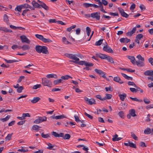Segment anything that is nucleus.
<instances>
[{"instance_id":"nucleus-1","label":"nucleus","mask_w":153,"mask_h":153,"mask_svg":"<svg viewBox=\"0 0 153 153\" xmlns=\"http://www.w3.org/2000/svg\"><path fill=\"white\" fill-rule=\"evenodd\" d=\"M31 4L33 7H34L40 8L42 7L46 10H49V7L43 2L39 0H37V2H36L35 0H33Z\"/></svg>"},{"instance_id":"nucleus-2","label":"nucleus","mask_w":153,"mask_h":153,"mask_svg":"<svg viewBox=\"0 0 153 153\" xmlns=\"http://www.w3.org/2000/svg\"><path fill=\"white\" fill-rule=\"evenodd\" d=\"M42 84L44 86H47L49 87H51L52 85V83L51 81L47 79L46 78H44L42 79Z\"/></svg>"},{"instance_id":"nucleus-3","label":"nucleus","mask_w":153,"mask_h":153,"mask_svg":"<svg viewBox=\"0 0 153 153\" xmlns=\"http://www.w3.org/2000/svg\"><path fill=\"white\" fill-rule=\"evenodd\" d=\"M76 55L70 53H65V56L69 58L72 60H74V61H78L79 60V58L76 56Z\"/></svg>"},{"instance_id":"nucleus-4","label":"nucleus","mask_w":153,"mask_h":153,"mask_svg":"<svg viewBox=\"0 0 153 153\" xmlns=\"http://www.w3.org/2000/svg\"><path fill=\"white\" fill-rule=\"evenodd\" d=\"M94 71L97 74H99L100 76L104 78H106V76L105 75V73L102 71L98 69H95L94 70Z\"/></svg>"},{"instance_id":"nucleus-5","label":"nucleus","mask_w":153,"mask_h":153,"mask_svg":"<svg viewBox=\"0 0 153 153\" xmlns=\"http://www.w3.org/2000/svg\"><path fill=\"white\" fill-rule=\"evenodd\" d=\"M84 99L85 102H88L87 103L89 105H92L96 104L95 101L94 99L91 98L89 99L87 97H84Z\"/></svg>"},{"instance_id":"nucleus-6","label":"nucleus","mask_w":153,"mask_h":153,"mask_svg":"<svg viewBox=\"0 0 153 153\" xmlns=\"http://www.w3.org/2000/svg\"><path fill=\"white\" fill-rule=\"evenodd\" d=\"M100 12H94L91 14L92 18L94 19H95L98 20H99L100 19Z\"/></svg>"},{"instance_id":"nucleus-7","label":"nucleus","mask_w":153,"mask_h":153,"mask_svg":"<svg viewBox=\"0 0 153 153\" xmlns=\"http://www.w3.org/2000/svg\"><path fill=\"white\" fill-rule=\"evenodd\" d=\"M42 53L48 54L49 53L47 47L45 46H42L41 47V49L40 51V53Z\"/></svg>"},{"instance_id":"nucleus-8","label":"nucleus","mask_w":153,"mask_h":153,"mask_svg":"<svg viewBox=\"0 0 153 153\" xmlns=\"http://www.w3.org/2000/svg\"><path fill=\"white\" fill-rule=\"evenodd\" d=\"M22 42V43H25L27 44H30V40L25 35H22L20 36Z\"/></svg>"},{"instance_id":"nucleus-9","label":"nucleus","mask_w":153,"mask_h":153,"mask_svg":"<svg viewBox=\"0 0 153 153\" xmlns=\"http://www.w3.org/2000/svg\"><path fill=\"white\" fill-rule=\"evenodd\" d=\"M106 45H105L103 47V50L104 51H106L108 53H113L114 51L109 46H107V43L106 42Z\"/></svg>"},{"instance_id":"nucleus-10","label":"nucleus","mask_w":153,"mask_h":153,"mask_svg":"<svg viewBox=\"0 0 153 153\" xmlns=\"http://www.w3.org/2000/svg\"><path fill=\"white\" fill-rule=\"evenodd\" d=\"M79 60L78 61H74V60H70L69 61L71 62H72L73 63H74L75 64H77L79 65H85V61H79Z\"/></svg>"},{"instance_id":"nucleus-11","label":"nucleus","mask_w":153,"mask_h":153,"mask_svg":"<svg viewBox=\"0 0 153 153\" xmlns=\"http://www.w3.org/2000/svg\"><path fill=\"white\" fill-rule=\"evenodd\" d=\"M96 56L97 57H100L102 59H105L106 57L107 56V55L101 53H96Z\"/></svg>"},{"instance_id":"nucleus-12","label":"nucleus","mask_w":153,"mask_h":153,"mask_svg":"<svg viewBox=\"0 0 153 153\" xmlns=\"http://www.w3.org/2000/svg\"><path fill=\"white\" fill-rule=\"evenodd\" d=\"M136 28L135 27H134L132 30L130 31H128L126 33V34L127 36H132V34L135 32Z\"/></svg>"},{"instance_id":"nucleus-13","label":"nucleus","mask_w":153,"mask_h":153,"mask_svg":"<svg viewBox=\"0 0 153 153\" xmlns=\"http://www.w3.org/2000/svg\"><path fill=\"white\" fill-rule=\"evenodd\" d=\"M144 74L146 76H153V71H146L144 72Z\"/></svg>"},{"instance_id":"nucleus-14","label":"nucleus","mask_w":153,"mask_h":153,"mask_svg":"<svg viewBox=\"0 0 153 153\" xmlns=\"http://www.w3.org/2000/svg\"><path fill=\"white\" fill-rule=\"evenodd\" d=\"M130 39L127 38H123L120 39V41L121 43H128L130 41Z\"/></svg>"},{"instance_id":"nucleus-15","label":"nucleus","mask_w":153,"mask_h":153,"mask_svg":"<svg viewBox=\"0 0 153 153\" xmlns=\"http://www.w3.org/2000/svg\"><path fill=\"white\" fill-rule=\"evenodd\" d=\"M0 30L3 31L6 33H11L12 32V31L11 30L8 29L7 28L0 26Z\"/></svg>"},{"instance_id":"nucleus-16","label":"nucleus","mask_w":153,"mask_h":153,"mask_svg":"<svg viewBox=\"0 0 153 153\" xmlns=\"http://www.w3.org/2000/svg\"><path fill=\"white\" fill-rule=\"evenodd\" d=\"M127 57L130 60V61L133 65H134L135 64V59L134 56H127Z\"/></svg>"},{"instance_id":"nucleus-17","label":"nucleus","mask_w":153,"mask_h":153,"mask_svg":"<svg viewBox=\"0 0 153 153\" xmlns=\"http://www.w3.org/2000/svg\"><path fill=\"white\" fill-rule=\"evenodd\" d=\"M114 80L116 82L119 83L120 84H122L124 82L121 80L120 78L118 76L115 77L114 78Z\"/></svg>"},{"instance_id":"nucleus-18","label":"nucleus","mask_w":153,"mask_h":153,"mask_svg":"<svg viewBox=\"0 0 153 153\" xmlns=\"http://www.w3.org/2000/svg\"><path fill=\"white\" fill-rule=\"evenodd\" d=\"M143 61H137L135 62L137 65L139 67H143L144 66V63Z\"/></svg>"},{"instance_id":"nucleus-19","label":"nucleus","mask_w":153,"mask_h":153,"mask_svg":"<svg viewBox=\"0 0 153 153\" xmlns=\"http://www.w3.org/2000/svg\"><path fill=\"white\" fill-rule=\"evenodd\" d=\"M4 60L7 63H12L19 62V61L15 59L7 60L4 58Z\"/></svg>"},{"instance_id":"nucleus-20","label":"nucleus","mask_w":153,"mask_h":153,"mask_svg":"<svg viewBox=\"0 0 153 153\" xmlns=\"http://www.w3.org/2000/svg\"><path fill=\"white\" fill-rule=\"evenodd\" d=\"M40 100V98L39 97H34L33 98V100H31V102L33 103H35L38 102Z\"/></svg>"},{"instance_id":"nucleus-21","label":"nucleus","mask_w":153,"mask_h":153,"mask_svg":"<svg viewBox=\"0 0 153 153\" xmlns=\"http://www.w3.org/2000/svg\"><path fill=\"white\" fill-rule=\"evenodd\" d=\"M105 59H107L108 62L111 63H114L113 58L107 55V56L106 57Z\"/></svg>"},{"instance_id":"nucleus-22","label":"nucleus","mask_w":153,"mask_h":153,"mask_svg":"<svg viewBox=\"0 0 153 153\" xmlns=\"http://www.w3.org/2000/svg\"><path fill=\"white\" fill-rule=\"evenodd\" d=\"M61 78L62 79H62L67 80L69 78L72 79V77L70 76L66 75L64 76H62L61 77Z\"/></svg>"},{"instance_id":"nucleus-23","label":"nucleus","mask_w":153,"mask_h":153,"mask_svg":"<svg viewBox=\"0 0 153 153\" xmlns=\"http://www.w3.org/2000/svg\"><path fill=\"white\" fill-rule=\"evenodd\" d=\"M119 97L121 100L123 101L125 99V97H126V94L125 93H124L122 94H119Z\"/></svg>"},{"instance_id":"nucleus-24","label":"nucleus","mask_w":153,"mask_h":153,"mask_svg":"<svg viewBox=\"0 0 153 153\" xmlns=\"http://www.w3.org/2000/svg\"><path fill=\"white\" fill-rule=\"evenodd\" d=\"M10 117V115H8L4 118H0V120L2 121V122H4L8 120Z\"/></svg>"},{"instance_id":"nucleus-25","label":"nucleus","mask_w":153,"mask_h":153,"mask_svg":"<svg viewBox=\"0 0 153 153\" xmlns=\"http://www.w3.org/2000/svg\"><path fill=\"white\" fill-rule=\"evenodd\" d=\"M21 48L23 51H25L27 50H29L30 48V47L29 45H23L21 47Z\"/></svg>"},{"instance_id":"nucleus-26","label":"nucleus","mask_w":153,"mask_h":153,"mask_svg":"<svg viewBox=\"0 0 153 153\" xmlns=\"http://www.w3.org/2000/svg\"><path fill=\"white\" fill-rule=\"evenodd\" d=\"M129 114L132 117H135L136 116L135 114V111L134 109H132L130 111Z\"/></svg>"},{"instance_id":"nucleus-27","label":"nucleus","mask_w":153,"mask_h":153,"mask_svg":"<svg viewBox=\"0 0 153 153\" xmlns=\"http://www.w3.org/2000/svg\"><path fill=\"white\" fill-rule=\"evenodd\" d=\"M46 76L48 78H57V75L55 74H48Z\"/></svg>"},{"instance_id":"nucleus-28","label":"nucleus","mask_w":153,"mask_h":153,"mask_svg":"<svg viewBox=\"0 0 153 153\" xmlns=\"http://www.w3.org/2000/svg\"><path fill=\"white\" fill-rule=\"evenodd\" d=\"M144 133L146 134H149L151 133V129L150 128H147L145 130Z\"/></svg>"},{"instance_id":"nucleus-29","label":"nucleus","mask_w":153,"mask_h":153,"mask_svg":"<svg viewBox=\"0 0 153 153\" xmlns=\"http://www.w3.org/2000/svg\"><path fill=\"white\" fill-rule=\"evenodd\" d=\"M35 36L37 38L39 39L42 41H43L44 38L43 36L38 34H36Z\"/></svg>"},{"instance_id":"nucleus-30","label":"nucleus","mask_w":153,"mask_h":153,"mask_svg":"<svg viewBox=\"0 0 153 153\" xmlns=\"http://www.w3.org/2000/svg\"><path fill=\"white\" fill-rule=\"evenodd\" d=\"M41 46L39 45H36L35 47V50L36 51L39 53H40V51L41 49Z\"/></svg>"},{"instance_id":"nucleus-31","label":"nucleus","mask_w":153,"mask_h":153,"mask_svg":"<svg viewBox=\"0 0 153 153\" xmlns=\"http://www.w3.org/2000/svg\"><path fill=\"white\" fill-rule=\"evenodd\" d=\"M38 118L40 120V123L46 121L47 118V117L45 116L39 117Z\"/></svg>"},{"instance_id":"nucleus-32","label":"nucleus","mask_w":153,"mask_h":153,"mask_svg":"<svg viewBox=\"0 0 153 153\" xmlns=\"http://www.w3.org/2000/svg\"><path fill=\"white\" fill-rule=\"evenodd\" d=\"M112 95L111 94H106V96L104 97V99H105V100H109L111 98Z\"/></svg>"},{"instance_id":"nucleus-33","label":"nucleus","mask_w":153,"mask_h":153,"mask_svg":"<svg viewBox=\"0 0 153 153\" xmlns=\"http://www.w3.org/2000/svg\"><path fill=\"white\" fill-rule=\"evenodd\" d=\"M40 128L41 127L38 125H34L32 126V128L33 130L38 131L39 130V128Z\"/></svg>"},{"instance_id":"nucleus-34","label":"nucleus","mask_w":153,"mask_h":153,"mask_svg":"<svg viewBox=\"0 0 153 153\" xmlns=\"http://www.w3.org/2000/svg\"><path fill=\"white\" fill-rule=\"evenodd\" d=\"M42 42L45 43H51L52 42V41L49 39H46L44 38Z\"/></svg>"},{"instance_id":"nucleus-35","label":"nucleus","mask_w":153,"mask_h":153,"mask_svg":"<svg viewBox=\"0 0 153 153\" xmlns=\"http://www.w3.org/2000/svg\"><path fill=\"white\" fill-rule=\"evenodd\" d=\"M92 4L84 3L83 4V6L85 8H88L90 7H92Z\"/></svg>"},{"instance_id":"nucleus-36","label":"nucleus","mask_w":153,"mask_h":153,"mask_svg":"<svg viewBox=\"0 0 153 153\" xmlns=\"http://www.w3.org/2000/svg\"><path fill=\"white\" fill-rule=\"evenodd\" d=\"M13 134V133H12L10 134H8L5 137L6 140H9L10 139L11 137H12Z\"/></svg>"},{"instance_id":"nucleus-37","label":"nucleus","mask_w":153,"mask_h":153,"mask_svg":"<svg viewBox=\"0 0 153 153\" xmlns=\"http://www.w3.org/2000/svg\"><path fill=\"white\" fill-rule=\"evenodd\" d=\"M22 9V6L21 5L18 6L16 7L15 9V10L16 11H18L20 12H21Z\"/></svg>"},{"instance_id":"nucleus-38","label":"nucleus","mask_w":153,"mask_h":153,"mask_svg":"<svg viewBox=\"0 0 153 153\" xmlns=\"http://www.w3.org/2000/svg\"><path fill=\"white\" fill-rule=\"evenodd\" d=\"M62 81V79H61L54 81L53 83L55 85H56L58 84L59 83L61 82Z\"/></svg>"},{"instance_id":"nucleus-39","label":"nucleus","mask_w":153,"mask_h":153,"mask_svg":"<svg viewBox=\"0 0 153 153\" xmlns=\"http://www.w3.org/2000/svg\"><path fill=\"white\" fill-rule=\"evenodd\" d=\"M103 40V39H100L96 42L95 44V45L97 46L100 45L102 44Z\"/></svg>"},{"instance_id":"nucleus-40","label":"nucleus","mask_w":153,"mask_h":153,"mask_svg":"<svg viewBox=\"0 0 153 153\" xmlns=\"http://www.w3.org/2000/svg\"><path fill=\"white\" fill-rule=\"evenodd\" d=\"M85 65L86 66L91 67L93 65V64L92 63L89 62H88L85 61Z\"/></svg>"},{"instance_id":"nucleus-41","label":"nucleus","mask_w":153,"mask_h":153,"mask_svg":"<svg viewBox=\"0 0 153 153\" xmlns=\"http://www.w3.org/2000/svg\"><path fill=\"white\" fill-rule=\"evenodd\" d=\"M137 57L138 58V59L139 60V61H144V58L143 57H142L139 54L138 55Z\"/></svg>"},{"instance_id":"nucleus-42","label":"nucleus","mask_w":153,"mask_h":153,"mask_svg":"<svg viewBox=\"0 0 153 153\" xmlns=\"http://www.w3.org/2000/svg\"><path fill=\"white\" fill-rule=\"evenodd\" d=\"M65 116L63 115L56 116L55 117V119H60L65 118Z\"/></svg>"},{"instance_id":"nucleus-43","label":"nucleus","mask_w":153,"mask_h":153,"mask_svg":"<svg viewBox=\"0 0 153 153\" xmlns=\"http://www.w3.org/2000/svg\"><path fill=\"white\" fill-rule=\"evenodd\" d=\"M41 136L43 138H47L48 137H50L49 134H44L43 133H42Z\"/></svg>"},{"instance_id":"nucleus-44","label":"nucleus","mask_w":153,"mask_h":153,"mask_svg":"<svg viewBox=\"0 0 153 153\" xmlns=\"http://www.w3.org/2000/svg\"><path fill=\"white\" fill-rule=\"evenodd\" d=\"M130 98L132 100L137 102H143L142 100H138L137 98L134 97L133 98L132 97H130Z\"/></svg>"},{"instance_id":"nucleus-45","label":"nucleus","mask_w":153,"mask_h":153,"mask_svg":"<svg viewBox=\"0 0 153 153\" xmlns=\"http://www.w3.org/2000/svg\"><path fill=\"white\" fill-rule=\"evenodd\" d=\"M119 116L121 118H123L124 116V113L123 111H120L118 114Z\"/></svg>"},{"instance_id":"nucleus-46","label":"nucleus","mask_w":153,"mask_h":153,"mask_svg":"<svg viewBox=\"0 0 153 153\" xmlns=\"http://www.w3.org/2000/svg\"><path fill=\"white\" fill-rule=\"evenodd\" d=\"M121 16L124 17L126 18H127L128 17L129 15L128 14H127L124 11H123V12L121 13Z\"/></svg>"},{"instance_id":"nucleus-47","label":"nucleus","mask_w":153,"mask_h":153,"mask_svg":"<svg viewBox=\"0 0 153 153\" xmlns=\"http://www.w3.org/2000/svg\"><path fill=\"white\" fill-rule=\"evenodd\" d=\"M129 146L131 148H136V145L133 143L131 142L130 141H129Z\"/></svg>"},{"instance_id":"nucleus-48","label":"nucleus","mask_w":153,"mask_h":153,"mask_svg":"<svg viewBox=\"0 0 153 153\" xmlns=\"http://www.w3.org/2000/svg\"><path fill=\"white\" fill-rule=\"evenodd\" d=\"M66 2H68V4L71 5L72 4L73 5H74L75 4L74 1H69V0H65Z\"/></svg>"},{"instance_id":"nucleus-49","label":"nucleus","mask_w":153,"mask_h":153,"mask_svg":"<svg viewBox=\"0 0 153 153\" xmlns=\"http://www.w3.org/2000/svg\"><path fill=\"white\" fill-rule=\"evenodd\" d=\"M71 137L70 135L69 134H65L64 135L63 139H69Z\"/></svg>"},{"instance_id":"nucleus-50","label":"nucleus","mask_w":153,"mask_h":153,"mask_svg":"<svg viewBox=\"0 0 153 153\" xmlns=\"http://www.w3.org/2000/svg\"><path fill=\"white\" fill-rule=\"evenodd\" d=\"M76 25H73L71 26V27L67 28V31L68 32H70L71 30L72 29L75 28L76 27Z\"/></svg>"},{"instance_id":"nucleus-51","label":"nucleus","mask_w":153,"mask_h":153,"mask_svg":"<svg viewBox=\"0 0 153 153\" xmlns=\"http://www.w3.org/2000/svg\"><path fill=\"white\" fill-rule=\"evenodd\" d=\"M95 97L99 99L101 101H104L105 100V99H104V97L103 98H102L100 94L97 95L95 96Z\"/></svg>"},{"instance_id":"nucleus-52","label":"nucleus","mask_w":153,"mask_h":153,"mask_svg":"<svg viewBox=\"0 0 153 153\" xmlns=\"http://www.w3.org/2000/svg\"><path fill=\"white\" fill-rule=\"evenodd\" d=\"M131 137L135 140H138V137L136 136L135 134L133 132H131Z\"/></svg>"},{"instance_id":"nucleus-53","label":"nucleus","mask_w":153,"mask_h":153,"mask_svg":"<svg viewBox=\"0 0 153 153\" xmlns=\"http://www.w3.org/2000/svg\"><path fill=\"white\" fill-rule=\"evenodd\" d=\"M47 144L48 146V147H47V149L50 150L52 149L54 147V146L51 143H48Z\"/></svg>"},{"instance_id":"nucleus-54","label":"nucleus","mask_w":153,"mask_h":153,"mask_svg":"<svg viewBox=\"0 0 153 153\" xmlns=\"http://www.w3.org/2000/svg\"><path fill=\"white\" fill-rule=\"evenodd\" d=\"M128 84L129 85H132L134 86L135 88L137 87V86L133 82L128 81Z\"/></svg>"},{"instance_id":"nucleus-55","label":"nucleus","mask_w":153,"mask_h":153,"mask_svg":"<svg viewBox=\"0 0 153 153\" xmlns=\"http://www.w3.org/2000/svg\"><path fill=\"white\" fill-rule=\"evenodd\" d=\"M22 8H29V5L27 4H25L21 5Z\"/></svg>"},{"instance_id":"nucleus-56","label":"nucleus","mask_w":153,"mask_h":153,"mask_svg":"<svg viewBox=\"0 0 153 153\" xmlns=\"http://www.w3.org/2000/svg\"><path fill=\"white\" fill-rule=\"evenodd\" d=\"M24 89V88L22 86H19V88H18V89L17 90V91L19 93H20L22 92V90Z\"/></svg>"},{"instance_id":"nucleus-57","label":"nucleus","mask_w":153,"mask_h":153,"mask_svg":"<svg viewBox=\"0 0 153 153\" xmlns=\"http://www.w3.org/2000/svg\"><path fill=\"white\" fill-rule=\"evenodd\" d=\"M41 86L40 84H37L34 85L33 87V89H36L38 88H40Z\"/></svg>"},{"instance_id":"nucleus-58","label":"nucleus","mask_w":153,"mask_h":153,"mask_svg":"<svg viewBox=\"0 0 153 153\" xmlns=\"http://www.w3.org/2000/svg\"><path fill=\"white\" fill-rule=\"evenodd\" d=\"M139 146L143 147H146V146L144 142H140L139 144Z\"/></svg>"},{"instance_id":"nucleus-59","label":"nucleus","mask_w":153,"mask_h":153,"mask_svg":"<svg viewBox=\"0 0 153 153\" xmlns=\"http://www.w3.org/2000/svg\"><path fill=\"white\" fill-rule=\"evenodd\" d=\"M143 35L142 34H140L137 35L136 38L138 39L139 40H140L141 38H143Z\"/></svg>"},{"instance_id":"nucleus-60","label":"nucleus","mask_w":153,"mask_h":153,"mask_svg":"<svg viewBox=\"0 0 153 153\" xmlns=\"http://www.w3.org/2000/svg\"><path fill=\"white\" fill-rule=\"evenodd\" d=\"M74 117L75 119V121L76 122H79L80 121V120H79L78 116L76 115H75Z\"/></svg>"},{"instance_id":"nucleus-61","label":"nucleus","mask_w":153,"mask_h":153,"mask_svg":"<svg viewBox=\"0 0 153 153\" xmlns=\"http://www.w3.org/2000/svg\"><path fill=\"white\" fill-rule=\"evenodd\" d=\"M25 78V77L24 76H20L17 81V82H18V83L20 82H21L22 80V79H24Z\"/></svg>"},{"instance_id":"nucleus-62","label":"nucleus","mask_w":153,"mask_h":153,"mask_svg":"<svg viewBox=\"0 0 153 153\" xmlns=\"http://www.w3.org/2000/svg\"><path fill=\"white\" fill-rule=\"evenodd\" d=\"M4 20L5 22H7L8 20V16L6 14H4Z\"/></svg>"},{"instance_id":"nucleus-63","label":"nucleus","mask_w":153,"mask_h":153,"mask_svg":"<svg viewBox=\"0 0 153 153\" xmlns=\"http://www.w3.org/2000/svg\"><path fill=\"white\" fill-rule=\"evenodd\" d=\"M22 117L25 118V117H30V116L29 114L28 113H23L22 114Z\"/></svg>"},{"instance_id":"nucleus-64","label":"nucleus","mask_w":153,"mask_h":153,"mask_svg":"<svg viewBox=\"0 0 153 153\" xmlns=\"http://www.w3.org/2000/svg\"><path fill=\"white\" fill-rule=\"evenodd\" d=\"M148 61L153 66V59L152 58H150L149 59Z\"/></svg>"}]
</instances>
